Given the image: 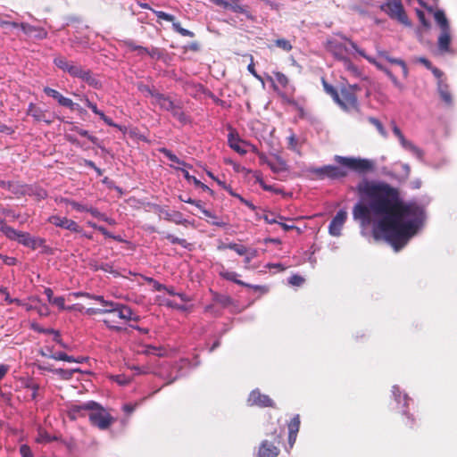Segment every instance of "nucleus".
I'll list each match as a JSON object with an SVG mask.
<instances>
[{
  "mask_svg": "<svg viewBox=\"0 0 457 457\" xmlns=\"http://www.w3.org/2000/svg\"><path fill=\"white\" fill-rule=\"evenodd\" d=\"M360 195L370 199V207L362 203L353 206V216L362 225L370 224L371 211L382 215L374 228V236H383L395 251L404 247L417 234L424 220V212L414 203H403L396 188L384 182L364 179L357 186Z\"/></svg>",
  "mask_w": 457,
  "mask_h": 457,
  "instance_id": "obj_1",
  "label": "nucleus"
},
{
  "mask_svg": "<svg viewBox=\"0 0 457 457\" xmlns=\"http://www.w3.org/2000/svg\"><path fill=\"white\" fill-rule=\"evenodd\" d=\"M347 44L370 63L373 64L378 70L383 71L390 79L394 86L401 92L404 90V85L397 79L387 67L382 64L376 58L367 55L363 50L360 49L358 46L349 38L345 37H338L328 39L327 41V49L335 56V58L341 61L348 56L349 48L347 47Z\"/></svg>",
  "mask_w": 457,
  "mask_h": 457,
  "instance_id": "obj_2",
  "label": "nucleus"
},
{
  "mask_svg": "<svg viewBox=\"0 0 457 457\" xmlns=\"http://www.w3.org/2000/svg\"><path fill=\"white\" fill-rule=\"evenodd\" d=\"M54 63L56 67L64 72L69 73L71 77L79 78L95 88L101 87L100 81L93 75L90 70L84 69L81 65L70 62L63 56L55 57L54 59Z\"/></svg>",
  "mask_w": 457,
  "mask_h": 457,
  "instance_id": "obj_3",
  "label": "nucleus"
},
{
  "mask_svg": "<svg viewBox=\"0 0 457 457\" xmlns=\"http://www.w3.org/2000/svg\"><path fill=\"white\" fill-rule=\"evenodd\" d=\"M284 429L278 426L271 428L267 432V438L262 440L259 445L256 457H278L282 443Z\"/></svg>",
  "mask_w": 457,
  "mask_h": 457,
  "instance_id": "obj_4",
  "label": "nucleus"
},
{
  "mask_svg": "<svg viewBox=\"0 0 457 457\" xmlns=\"http://www.w3.org/2000/svg\"><path fill=\"white\" fill-rule=\"evenodd\" d=\"M94 404L87 413L91 425L101 430L108 429L116 420L100 403L94 401Z\"/></svg>",
  "mask_w": 457,
  "mask_h": 457,
  "instance_id": "obj_5",
  "label": "nucleus"
},
{
  "mask_svg": "<svg viewBox=\"0 0 457 457\" xmlns=\"http://www.w3.org/2000/svg\"><path fill=\"white\" fill-rule=\"evenodd\" d=\"M358 90H360V87L357 85L344 86L338 93L337 100L334 101L346 112L359 111Z\"/></svg>",
  "mask_w": 457,
  "mask_h": 457,
  "instance_id": "obj_6",
  "label": "nucleus"
},
{
  "mask_svg": "<svg viewBox=\"0 0 457 457\" xmlns=\"http://www.w3.org/2000/svg\"><path fill=\"white\" fill-rule=\"evenodd\" d=\"M336 162L343 167L355 171L359 174H365L374 170V162L369 159L355 157L336 156Z\"/></svg>",
  "mask_w": 457,
  "mask_h": 457,
  "instance_id": "obj_7",
  "label": "nucleus"
},
{
  "mask_svg": "<svg viewBox=\"0 0 457 457\" xmlns=\"http://www.w3.org/2000/svg\"><path fill=\"white\" fill-rule=\"evenodd\" d=\"M385 11L392 18L397 20L400 23L406 27H411V22L410 21L403 5L400 1L388 2L385 5Z\"/></svg>",
  "mask_w": 457,
  "mask_h": 457,
  "instance_id": "obj_8",
  "label": "nucleus"
},
{
  "mask_svg": "<svg viewBox=\"0 0 457 457\" xmlns=\"http://www.w3.org/2000/svg\"><path fill=\"white\" fill-rule=\"evenodd\" d=\"M44 92L48 96L55 99L60 105L67 107L71 111H78L80 113H83L85 110L81 108L78 104L72 102L71 99L64 97L62 94H60L57 90L53 89L51 87H45Z\"/></svg>",
  "mask_w": 457,
  "mask_h": 457,
  "instance_id": "obj_9",
  "label": "nucleus"
},
{
  "mask_svg": "<svg viewBox=\"0 0 457 457\" xmlns=\"http://www.w3.org/2000/svg\"><path fill=\"white\" fill-rule=\"evenodd\" d=\"M248 404L251 406H259L261 408H275V403L267 395L261 393L259 389L253 390L248 396Z\"/></svg>",
  "mask_w": 457,
  "mask_h": 457,
  "instance_id": "obj_10",
  "label": "nucleus"
},
{
  "mask_svg": "<svg viewBox=\"0 0 457 457\" xmlns=\"http://www.w3.org/2000/svg\"><path fill=\"white\" fill-rule=\"evenodd\" d=\"M391 125H392L393 132L399 139L402 146L404 147L405 149L411 151L413 154H415L417 156V158L421 160L424 155L423 151L420 148H419L418 146H416L415 145H413L411 141H408L404 137L401 129L398 128V126L396 125V123L395 121H392Z\"/></svg>",
  "mask_w": 457,
  "mask_h": 457,
  "instance_id": "obj_11",
  "label": "nucleus"
},
{
  "mask_svg": "<svg viewBox=\"0 0 457 457\" xmlns=\"http://www.w3.org/2000/svg\"><path fill=\"white\" fill-rule=\"evenodd\" d=\"M48 222L56 227L68 229L71 232L80 233L82 231L81 228L77 222L66 217L52 215L48 218Z\"/></svg>",
  "mask_w": 457,
  "mask_h": 457,
  "instance_id": "obj_12",
  "label": "nucleus"
},
{
  "mask_svg": "<svg viewBox=\"0 0 457 457\" xmlns=\"http://www.w3.org/2000/svg\"><path fill=\"white\" fill-rule=\"evenodd\" d=\"M94 401H88L81 404H71L67 410V416L71 420H75L81 417L87 416L89 410L92 408Z\"/></svg>",
  "mask_w": 457,
  "mask_h": 457,
  "instance_id": "obj_13",
  "label": "nucleus"
},
{
  "mask_svg": "<svg viewBox=\"0 0 457 457\" xmlns=\"http://www.w3.org/2000/svg\"><path fill=\"white\" fill-rule=\"evenodd\" d=\"M219 275L226 280L232 281V282H234L239 286H242V287L253 288L254 291H260L262 293H266L268 291L267 288L263 286H253V285L245 283L240 279H237V274L236 272L228 271L223 266L221 267V270H220Z\"/></svg>",
  "mask_w": 457,
  "mask_h": 457,
  "instance_id": "obj_14",
  "label": "nucleus"
},
{
  "mask_svg": "<svg viewBox=\"0 0 457 457\" xmlns=\"http://www.w3.org/2000/svg\"><path fill=\"white\" fill-rule=\"evenodd\" d=\"M348 172L338 166L328 165L320 169H316V175L320 177H328L329 179H337L346 177Z\"/></svg>",
  "mask_w": 457,
  "mask_h": 457,
  "instance_id": "obj_15",
  "label": "nucleus"
},
{
  "mask_svg": "<svg viewBox=\"0 0 457 457\" xmlns=\"http://www.w3.org/2000/svg\"><path fill=\"white\" fill-rule=\"evenodd\" d=\"M347 212L345 210H340L337 212L336 216L332 219L329 223V233L332 236H339L341 234V229L346 220Z\"/></svg>",
  "mask_w": 457,
  "mask_h": 457,
  "instance_id": "obj_16",
  "label": "nucleus"
},
{
  "mask_svg": "<svg viewBox=\"0 0 457 457\" xmlns=\"http://www.w3.org/2000/svg\"><path fill=\"white\" fill-rule=\"evenodd\" d=\"M159 215L163 217L168 221H172L176 224H182L187 225L189 223V221L183 218V215L181 212L178 211L169 212L168 210H165L160 206L157 207Z\"/></svg>",
  "mask_w": 457,
  "mask_h": 457,
  "instance_id": "obj_17",
  "label": "nucleus"
},
{
  "mask_svg": "<svg viewBox=\"0 0 457 457\" xmlns=\"http://www.w3.org/2000/svg\"><path fill=\"white\" fill-rule=\"evenodd\" d=\"M378 54L379 57L385 59L389 63L400 66L402 69V71H403V78L404 79L408 78L409 70H408L406 62L403 59L392 57L389 54V53L386 50H378Z\"/></svg>",
  "mask_w": 457,
  "mask_h": 457,
  "instance_id": "obj_18",
  "label": "nucleus"
},
{
  "mask_svg": "<svg viewBox=\"0 0 457 457\" xmlns=\"http://www.w3.org/2000/svg\"><path fill=\"white\" fill-rule=\"evenodd\" d=\"M117 316L125 321L134 320L138 321L140 317L138 315L134 314L132 309L123 303H120V306L115 310Z\"/></svg>",
  "mask_w": 457,
  "mask_h": 457,
  "instance_id": "obj_19",
  "label": "nucleus"
},
{
  "mask_svg": "<svg viewBox=\"0 0 457 457\" xmlns=\"http://www.w3.org/2000/svg\"><path fill=\"white\" fill-rule=\"evenodd\" d=\"M225 9H229L234 12L242 13L247 20L255 21V17L248 11L247 6L239 4V0H228Z\"/></svg>",
  "mask_w": 457,
  "mask_h": 457,
  "instance_id": "obj_20",
  "label": "nucleus"
},
{
  "mask_svg": "<svg viewBox=\"0 0 457 457\" xmlns=\"http://www.w3.org/2000/svg\"><path fill=\"white\" fill-rule=\"evenodd\" d=\"M452 41L451 29L441 30L438 37L437 46L441 53H450V44Z\"/></svg>",
  "mask_w": 457,
  "mask_h": 457,
  "instance_id": "obj_21",
  "label": "nucleus"
},
{
  "mask_svg": "<svg viewBox=\"0 0 457 457\" xmlns=\"http://www.w3.org/2000/svg\"><path fill=\"white\" fill-rule=\"evenodd\" d=\"M153 104L159 105V107L162 110H164L167 112H169L170 110H172L173 105L175 104V103L170 99V96H168L164 94H162L160 92L157 95H155Z\"/></svg>",
  "mask_w": 457,
  "mask_h": 457,
  "instance_id": "obj_22",
  "label": "nucleus"
},
{
  "mask_svg": "<svg viewBox=\"0 0 457 457\" xmlns=\"http://www.w3.org/2000/svg\"><path fill=\"white\" fill-rule=\"evenodd\" d=\"M28 115L32 116L36 121H45L47 124L52 122V120H47L46 112L34 104H30L27 112Z\"/></svg>",
  "mask_w": 457,
  "mask_h": 457,
  "instance_id": "obj_23",
  "label": "nucleus"
},
{
  "mask_svg": "<svg viewBox=\"0 0 457 457\" xmlns=\"http://www.w3.org/2000/svg\"><path fill=\"white\" fill-rule=\"evenodd\" d=\"M437 90L441 99L445 103V104L452 105L453 96L449 90V86L445 81L439 80L437 84Z\"/></svg>",
  "mask_w": 457,
  "mask_h": 457,
  "instance_id": "obj_24",
  "label": "nucleus"
},
{
  "mask_svg": "<svg viewBox=\"0 0 457 457\" xmlns=\"http://www.w3.org/2000/svg\"><path fill=\"white\" fill-rule=\"evenodd\" d=\"M267 165L274 173H279L287 170L286 162L278 157L276 161H267Z\"/></svg>",
  "mask_w": 457,
  "mask_h": 457,
  "instance_id": "obj_25",
  "label": "nucleus"
},
{
  "mask_svg": "<svg viewBox=\"0 0 457 457\" xmlns=\"http://www.w3.org/2000/svg\"><path fill=\"white\" fill-rule=\"evenodd\" d=\"M434 18H435L436 22L440 27L441 30H445V29H450V25H449L448 20H447L445 12L443 11L437 10L434 13Z\"/></svg>",
  "mask_w": 457,
  "mask_h": 457,
  "instance_id": "obj_26",
  "label": "nucleus"
},
{
  "mask_svg": "<svg viewBox=\"0 0 457 457\" xmlns=\"http://www.w3.org/2000/svg\"><path fill=\"white\" fill-rule=\"evenodd\" d=\"M340 62H342L345 70L347 71L352 76L359 77L361 75L358 67L351 62L348 56L342 59Z\"/></svg>",
  "mask_w": 457,
  "mask_h": 457,
  "instance_id": "obj_27",
  "label": "nucleus"
},
{
  "mask_svg": "<svg viewBox=\"0 0 457 457\" xmlns=\"http://www.w3.org/2000/svg\"><path fill=\"white\" fill-rule=\"evenodd\" d=\"M0 232H2L10 240L17 241L21 231L16 230L10 226H4L0 227Z\"/></svg>",
  "mask_w": 457,
  "mask_h": 457,
  "instance_id": "obj_28",
  "label": "nucleus"
},
{
  "mask_svg": "<svg viewBox=\"0 0 457 457\" xmlns=\"http://www.w3.org/2000/svg\"><path fill=\"white\" fill-rule=\"evenodd\" d=\"M229 146L240 154H245L246 150L242 148L240 145V139L235 137L232 133L228 135Z\"/></svg>",
  "mask_w": 457,
  "mask_h": 457,
  "instance_id": "obj_29",
  "label": "nucleus"
},
{
  "mask_svg": "<svg viewBox=\"0 0 457 457\" xmlns=\"http://www.w3.org/2000/svg\"><path fill=\"white\" fill-rule=\"evenodd\" d=\"M64 297L62 296H57V297H54L53 299V301L51 302L52 304L54 305H56L59 309L61 310H78V311H81L82 309V306L79 307L78 304H74L72 306H69V307H66L65 304H64Z\"/></svg>",
  "mask_w": 457,
  "mask_h": 457,
  "instance_id": "obj_30",
  "label": "nucleus"
},
{
  "mask_svg": "<svg viewBox=\"0 0 457 457\" xmlns=\"http://www.w3.org/2000/svg\"><path fill=\"white\" fill-rule=\"evenodd\" d=\"M52 358L58 361H64L68 362H82L83 358L75 359L73 356L68 355L63 352H56L52 355Z\"/></svg>",
  "mask_w": 457,
  "mask_h": 457,
  "instance_id": "obj_31",
  "label": "nucleus"
},
{
  "mask_svg": "<svg viewBox=\"0 0 457 457\" xmlns=\"http://www.w3.org/2000/svg\"><path fill=\"white\" fill-rule=\"evenodd\" d=\"M213 300L223 307H228L233 303V299L229 295L218 293L213 295Z\"/></svg>",
  "mask_w": 457,
  "mask_h": 457,
  "instance_id": "obj_32",
  "label": "nucleus"
},
{
  "mask_svg": "<svg viewBox=\"0 0 457 457\" xmlns=\"http://www.w3.org/2000/svg\"><path fill=\"white\" fill-rule=\"evenodd\" d=\"M225 248L231 249V250L235 251L239 255H245L248 253V249L245 245H238L236 243H230L228 245H225L223 246L219 247V249H225Z\"/></svg>",
  "mask_w": 457,
  "mask_h": 457,
  "instance_id": "obj_33",
  "label": "nucleus"
},
{
  "mask_svg": "<svg viewBox=\"0 0 457 457\" xmlns=\"http://www.w3.org/2000/svg\"><path fill=\"white\" fill-rule=\"evenodd\" d=\"M159 151L162 154H163L170 161H171L175 163H178V164H181L183 166L191 167L190 165L187 164L184 161L178 158L170 150H169L165 147H162V148L159 149Z\"/></svg>",
  "mask_w": 457,
  "mask_h": 457,
  "instance_id": "obj_34",
  "label": "nucleus"
},
{
  "mask_svg": "<svg viewBox=\"0 0 457 457\" xmlns=\"http://www.w3.org/2000/svg\"><path fill=\"white\" fill-rule=\"evenodd\" d=\"M137 89L144 94L145 96H151L154 99L155 95L159 93L154 87H149L148 85H145L143 83H139L137 85Z\"/></svg>",
  "mask_w": 457,
  "mask_h": 457,
  "instance_id": "obj_35",
  "label": "nucleus"
},
{
  "mask_svg": "<svg viewBox=\"0 0 457 457\" xmlns=\"http://www.w3.org/2000/svg\"><path fill=\"white\" fill-rule=\"evenodd\" d=\"M203 213L204 216L211 218L212 220L211 221L212 225L220 227V228H225L228 225L227 222H225L223 220H220L215 214H213L212 212H210L206 209H203Z\"/></svg>",
  "mask_w": 457,
  "mask_h": 457,
  "instance_id": "obj_36",
  "label": "nucleus"
},
{
  "mask_svg": "<svg viewBox=\"0 0 457 457\" xmlns=\"http://www.w3.org/2000/svg\"><path fill=\"white\" fill-rule=\"evenodd\" d=\"M72 131L77 132L79 135L87 137L89 141H91L95 145H98V138L95 136L89 134V132L86 129L74 126L71 129Z\"/></svg>",
  "mask_w": 457,
  "mask_h": 457,
  "instance_id": "obj_37",
  "label": "nucleus"
},
{
  "mask_svg": "<svg viewBox=\"0 0 457 457\" xmlns=\"http://www.w3.org/2000/svg\"><path fill=\"white\" fill-rule=\"evenodd\" d=\"M322 85L325 92L329 95L333 100H337L338 97V91L336 87H334L332 85L328 84L324 78H322Z\"/></svg>",
  "mask_w": 457,
  "mask_h": 457,
  "instance_id": "obj_38",
  "label": "nucleus"
},
{
  "mask_svg": "<svg viewBox=\"0 0 457 457\" xmlns=\"http://www.w3.org/2000/svg\"><path fill=\"white\" fill-rule=\"evenodd\" d=\"M368 120L370 124H372L373 126L376 127V129H378V133L383 137H387V133H386V130L385 129L383 124L380 122L379 120H378L377 118H374V117H369L368 118Z\"/></svg>",
  "mask_w": 457,
  "mask_h": 457,
  "instance_id": "obj_39",
  "label": "nucleus"
},
{
  "mask_svg": "<svg viewBox=\"0 0 457 457\" xmlns=\"http://www.w3.org/2000/svg\"><path fill=\"white\" fill-rule=\"evenodd\" d=\"M299 427H300V418H299V415H295L288 424V434L297 435V433L299 431Z\"/></svg>",
  "mask_w": 457,
  "mask_h": 457,
  "instance_id": "obj_40",
  "label": "nucleus"
},
{
  "mask_svg": "<svg viewBox=\"0 0 457 457\" xmlns=\"http://www.w3.org/2000/svg\"><path fill=\"white\" fill-rule=\"evenodd\" d=\"M274 81L282 88H285L288 84L287 77L281 72H274Z\"/></svg>",
  "mask_w": 457,
  "mask_h": 457,
  "instance_id": "obj_41",
  "label": "nucleus"
},
{
  "mask_svg": "<svg viewBox=\"0 0 457 457\" xmlns=\"http://www.w3.org/2000/svg\"><path fill=\"white\" fill-rule=\"evenodd\" d=\"M274 44L277 47L284 50L285 52H289L292 49L290 41L285 38H278L274 41Z\"/></svg>",
  "mask_w": 457,
  "mask_h": 457,
  "instance_id": "obj_42",
  "label": "nucleus"
},
{
  "mask_svg": "<svg viewBox=\"0 0 457 457\" xmlns=\"http://www.w3.org/2000/svg\"><path fill=\"white\" fill-rule=\"evenodd\" d=\"M172 28L176 32L179 33L181 36L190 37H193L195 36V34L192 31L182 28L179 22H173Z\"/></svg>",
  "mask_w": 457,
  "mask_h": 457,
  "instance_id": "obj_43",
  "label": "nucleus"
},
{
  "mask_svg": "<svg viewBox=\"0 0 457 457\" xmlns=\"http://www.w3.org/2000/svg\"><path fill=\"white\" fill-rule=\"evenodd\" d=\"M171 244H177L181 245L184 248H187L189 244L187 242L186 239L179 238L171 234H167L165 237Z\"/></svg>",
  "mask_w": 457,
  "mask_h": 457,
  "instance_id": "obj_44",
  "label": "nucleus"
},
{
  "mask_svg": "<svg viewBox=\"0 0 457 457\" xmlns=\"http://www.w3.org/2000/svg\"><path fill=\"white\" fill-rule=\"evenodd\" d=\"M62 202L71 205L73 209H75L78 212H86L87 210V206L83 205V204H81L78 202H75L73 200H71V199H67V198L62 199Z\"/></svg>",
  "mask_w": 457,
  "mask_h": 457,
  "instance_id": "obj_45",
  "label": "nucleus"
},
{
  "mask_svg": "<svg viewBox=\"0 0 457 457\" xmlns=\"http://www.w3.org/2000/svg\"><path fill=\"white\" fill-rule=\"evenodd\" d=\"M120 303L113 302V301H105L104 306L105 309H103L105 311V313H114L115 310L120 306Z\"/></svg>",
  "mask_w": 457,
  "mask_h": 457,
  "instance_id": "obj_46",
  "label": "nucleus"
},
{
  "mask_svg": "<svg viewBox=\"0 0 457 457\" xmlns=\"http://www.w3.org/2000/svg\"><path fill=\"white\" fill-rule=\"evenodd\" d=\"M17 241L27 247H30L31 236L27 232L21 231Z\"/></svg>",
  "mask_w": 457,
  "mask_h": 457,
  "instance_id": "obj_47",
  "label": "nucleus"
},
{
  "mask_svg": "<svg viewBox=\"0 0 457 457\" xmlns=\"http://www.w3.org/2000/svg\"><path fill=\"white\" fill-rule=\"evenodd\" d=\"M153 12L157 16L158 19L164 20L167 21H171L172 23L175 22V17L171 14H169L167 12H164L162 11H156L152 10Z\"/></svg>",
  "mask_w": 457,
  "mask_h": 457,
  "instance_id": "obj_48",
  "label": "nucleus"
},
{
  "mask_svg": "<svg viewBox=\"0 0 457 457\" xmlns=\"http://www.w3.org/2000/svg\"><path fill=\"white\" fill-rule=\"evenodd\" d=\"M414 418L409 415L406 411L403 415V425L406 428H412L414 426Z\"/></svg>",
  "mask_w": 457,
  "mask_h": 457,
  "instance_id": "obj_49",
  "label": "nucleus"
},
{
  "mask_svg": "<svg viewBox=\"0 0 457 457\" xmlns=\"http://www.w3.org/2000/svg\"><path fill=\"white\" fill-rule=\"evenodd\" d=\"M30 247L31 249L35 250L37 249V247H42V246H45V244H46V240L44 238H41V237H31V241H30Z\"/></svg>",
  "mask_w": 457,
  "mask_h": 457,
  "instance_id": "obj_50",
  "label": "nucleus"
},
{
  "mask_svg": "<svg viewBox=\"0 0 457 457\" xmlns=\"http://www.w3.org/2000/svg\"><path fill=\"white\" fill-rule=\"evenodd\" d=\"M303 282L304 278L299 275H293L288 278V283L294 287H300Z\"/></svg>",
  "mask_w": 457,
  "mask_h": 457,
  "instance_id": "obj_51",
  "label": "nucleus"
},
{
  "mask_svg": "<svg viewBox=\"0 0 457 457\" xmlns=\"http://www.w3.org/2000/svg\"><path fill=\"white\" fill-rule=\"evenodd\" d=\"M2 214L11 218L12 220H19L21 218V215L20 213H16L13 210L7 208L2 210Z\"/></svg>",
  "mask_w": 457,
  "mask_h": 457,
  "instance_id": "obj_52",
  "label": "nucleus"
},
{
  "mask_svg": "<svg viewBox=\"0 0 457 457\" xmlns=\"http://www.w3.org/2000/svg\"><path fill=\"white\" fill-rule=\"evenodd\" d=\"M26 387L32 390L31 398L33 400L37 399V392L39 390V385L33 381H30L27 384Z\"/></svg>",
  "mask_w": 457,
  "mask_h": 457,
  "instance_id": "obj_53",
  "label": "nucleus"
},
{
  "mask_svg": "<svg viewBox=\"0 0 457 457\" xmlns=\"http://www.w3.org/2000/svg\"><path fill=\"white\" fill-rule=\"evenodd\" d=\"M179 170H181V172L183 173V176L184 178L188 181V182H193L195 186H198L201 184V181L198 180L194 176H191L187 170H186L185 169H180Z\"/></svg>",
  "mask_w": 457,
  "mask_h": 457,
  "instance_id": "obj_54",
  "label": "nucleus"
},
{
  "mask_svg": "<svg viewBox=\"0 0 457 457\" xmlns=\"http://www.w3.org/2000/svg\"><path fill=\"white\" fill-rule=\"evenodd\" d=\"M103 322L106 325V327L115 332H121L123 328L120 326L113 325V320H111L109 319H104Z\"/></svg>",
  "mask_w": 457,
  "mask_h": 457,
  "instance_id": "obj_55",
  "label": "nucleus"
},
{
  "mask_svg": "<svg viewBox=\"0 0 457 457\" xmlns=\"http://www.w3.org/2000/svg\"><path fill=\"white\" fill-rule=\"evenodd\" d=\"M416 14H417V17L420 21V22L425 27V28H429V22L428 21V20L426 19V16H425V12L421 10H417L416 11Z\"/></svg>",
  "mask_w": 457,
  "mask_h": 457,
  "instance_id": "obj_56",
  "label": "nucleus"
},
{
  "mask_svg": "<svg viewBox=\"0 0 457 457\" xmlns=\"http://www.w3.org/2000/svg\"><path fill=\"white\" fill-rule=\"evenodd\" d=\"M0 294L4 295V301L7 302L8 303L19 302L18 299H12L10 296L9 292L6 287H0Z\"/></svg>",
  "mask_w": 457,
  "mask_h": 457,
  "instance_id": "obj_57",
  "label": "nucleus"
},
{
  "mask_svg": "<svg viewBox=\"0 0 457 457\" xmlns=\"http://www.w3.org/2000/svg\"><path fill=\"white\" fill-rule=\"evenodd\" d=\"M229 194L235 197H237L241 203H243L244 204H245L247 207H249L251 210H254L255 209V206L249 201L245 200V198H243L241 195L234 193L232 191V189H229Z\"/></svg>",
  "mask_w": 457,
  "mask_h": 457,
  "instance_id": "obj_58",
  "label": "nucleus"
},
{
  "mask_svg": "<svg viewBox=\"0 0 457 457\" xmlns=\"http://www.w3.org/2000/svg\"><path fill=\"white\" fill-rule=\"evenodd\" d=\"M86 212H90L92 216H94L101 220L104 215V213L99 212L96 208H93V207H87V210Z\"/></svg>",
  "mask_w": 457,
  "mask_h": 457,
  "instance_id": "obj_59",
  "label": "nucleus"
},
{
  "mask_svg": "<svg viewBox=\"0 0 457 457\" xmlns=\"http://www.w3.org/2000/svg\"><path fill=\"white\" fill-rule=\"evenodd\" d=\"M147 54L151 56L152 58H160L161 57V52L156 47H152L151 49L148 48Z\"/></svg>",
  "mask_w": 457,
  "mask_h": 457,
  "instance_id": "obj_60",
  "label": "nucleus"
},
{
  "mask_svg": "<svg viewBox=\"0 0 457 457\" xmlns=\"http://www.w3.org/2000/svg\"><path fill=\"white\" fill-rule=\"evenodd\" d=\"M86 313L87 315L105 314V311L97 308H88L86 310Z\"/></svg>",
  "mask_w": 457,
  "mask_h": 457,
  "instance_id": "obj_61",
  "label": "nucleus"
},
{
  "mask_svg": "<svg viewBox=\"0 0 457 457\" xmlns=\"http://www.w3.org/2000/svg\"><path fill=\"white\" fill-rule=\"evenodd\" d=\"M125 46L131 51H137L140 46L136 45L133 40L125 41Z\"/></svg>",
  "mask_w": 457,
  "mask_h": 457,
  "instance_id": "obj_62",
  "label": "nucleus"
},
{
  "mask_svg": "<svg viewBox=\"0 0 457 457\" xmlns=\"http://www.w3.org/2000/svg\"><path fill=\"white\" fill-rule=\"evenodd\" d=\"M264 220L269 224L278 223V220L273 213L264 215Z\"/></svg>",
  "mask_w": 457,
  "mask_h": 457,
  "instance_id": "obj_63",
  "label": "nucleus"
},
{
  "mask_svg": "<svg viewBox=\"0 0 457 457\" xmlns=\"http://www.w3.org/2000/svg\"><path fill=\"white\" fill-rule=\"evenodd\" d=\"M21 453L22 454V457H33V454L30 452L29 448L26 445H22L21 447Z\"/></svg>",
  "mask_w": 457,
  "mask_h": 457,
  "instance_id": "obj_64",
  "label": "nucleus"
}]
</instances>
